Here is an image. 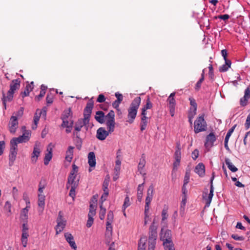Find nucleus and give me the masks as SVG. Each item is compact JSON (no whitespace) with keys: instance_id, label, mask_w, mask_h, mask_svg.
Returning a JSON list of instances; mask_svg holds the SVG:
<instances>
[{"instance_id":"nucleus-20","label":"nucleus","mask_w":250,"mask_h":250,"mask_svg":"<svg viewBox=\"0 0 250 250\" xmlns=\"http://www.w3.org/2000/svg\"><path fill=\"white\" fill-rule=\"evenodd\" d=\"M62 212L60 211L59 216L57 219V225L55 227L56 234H58L62 230Z\"/></svg>"},{"instance_id":"nucleus-63","label":"nucleus","mask_w":250,"mask_h":250,"mask_svg":"<svg viewBox=\"0 0 250 250\" xmlns=\"http://www.w3.org/2000/svg\"><path fill=\"white\" fill-rule=\"evenodd\" d=\"M105 100V98L103 94H100L97 99V102L99 103L104 102Z\"/></svg>"},{"instance_id":"nucleus-13","label":"nucleus","mask_w":250,"mask_h":250,"mask_svg":"<svg viewBox=\"0 0 250 250\" xmlns=\"http://www.w3.org/2000/svg\"><path fill=\"white\" fill-rule=\"evenodd\" d=\"M64 236L66 242L69 244V245L71 249L73 250H77V246L75 243L74 236L72 234L66 232L64 233Z\"/></svg>"},{"instance_id":"nucleus-15","label":"nucleus","mask_w":250,"mask_h":250,"mask_svg":"<svg viewBox=\"0 0 250 250\" xmlns=\"http://www.w3.org/2000/svg\"><path fill=\"white\" fill-rule=\"evenodd\" d=\"M93 107V103L92 102H88L86 106L84 109L83 119L89 122V119L92 113V110Z\"/></svg>"},{"instance_id":"nucleus-21","label":"nucleus","mask_w":250,"mask_h":250,"mask_svg":"<svg viewBox=\"0 0 250 250\" xmlns=\"http://www.w3.org/2000/svg\"><path fill=\"white\" fill-rule=\"evenodd\" d=\"M194 171L200 177H203L205 173V167L204 165L201 163L198 164L196 166Z\"/></svg>"},{"instance_id":"nucleus-56","label":"nucleus","mask_w":250,"mask_h":250,"mask_svg":"<svg viewBox=\"0 0 250 250\" xmlns=\"http://www.w3.org/2000/svg\"><path fill=\"white\" fill-rule=\"evenodd\" d=\"M245 126L246 130L250 127V113L247 116Z\"/></svg>"},{"instance_id":"nucleus-50","label":"nucleus","mask_w":250,"mask_h":250,"mask_svg":"<svg viewBox=\"0 0 250 250\" xmlns=\"http://www.w3.org/2000/svg\"><path fill=\"white\" fill-rule=\"evenodd\" d=\"M146 250V243L143 241V239L141 238L140 242L138 244V250Z\"/></svg>"},{"instance_id":"nucleus-55","label":"nucleus","mask_w":250,"mask_h":250,"mask_svg":"<svg viewBox=\"0 0 250 250\" xmlns=\"http://www.w3.org/2000/svg\"><path fill=\"white\" fill-rule=\"evenodd\" d=\"M189 100L190 101V105L193 106L192 108L193 109H197V104H196V101L195 99H194L192 98H189Z\"/></svg>"},{"instance_id":"nucleus-11","label":"nucleus","mask_w":250,"mask_h":250,"mask_svg":"<svg viewBox=\"0 0 250 250\" xmlns=\"http://www.w3.org/2000/svg\"><path fill=\"white\" fill-rule=\"evenodd\" d=\"M18 146L16 145L13 144H10V154L9 156V166H11L13 165L14 162L15 161L18 152Z\"/></svg>"},{"instance_id":"nucleus-49","label":"nucleus","mask_w":250,"mask_h":250,"mask_svg":"<svg viewBox=\"0 0 250 250\" xmlns=\"http://www.w3.org/2000/svg\"><path fill=\"white\" fill-rule=\"evenodd\" d=\"M186 202H187V196H183L182 197V200L181 202V207H180V211H184Z\"/></svg>"},{"instance_id":"nucleus-45","label":"nucleus","mask_w":250,"mask_h":250,"mask_svg":"<svg viewBox=\"0 0 250 250\" xmlns=\"http://www.w3.org/2000/svg\"><path fill=\"white\" fill-rule=\"evenodd\" d=\"M130 205V202L129 198L128 196H126L125 199L124 204L123 205L122 208L125 210V209Z\"/></svg>"},{"instance_id":"nucleus-33","label":"nucleus","mask_w":250,"mask_h":250,"mask_svg":"<svg viewBox=\"0 0 250 250\" xmlns=\"http://www.w3.org/2000/svg\"><path fill=\"white\" fill-rule=\"evenodd\" d=\"M143 185L144 183L139 185L137 188V199L139 202H141L143 197Z\"/></svg>"},{"instance_id":"nucleus-22","label":"nucleus","mask_w":250,"mask_h":250,"mask_svg":"<svg viewBox=\"0 0 250 250\" xmlns=\"http://www.w3.org/2000/svg\"><path fill=\"white\" fill-rule=\"evenodd\" d=\"M79 181V179H76V177L74 176H69L66 188L68 189L69 188L70 186H73L74 185H76V186H78Z\"/></svg>"},{"instance_id":"nucleus-19","label":"nucleus","mask_w":250,"mask_h":250,"mask_svg":"<svg viewBox=\"0 0 250 250\" xmlns=\"http://www.w3.org/2000/svg\"><path fill=\"white\" fill-rule=\"evenodd\" d=\"M160 240L163 242L171 241V230L167 229L164 231V229H162L160 233Z\"/></svg>"},{"instance_id":"nucleus-41","label":"nucleus","mask_w":250,"mask_h":250,"mask_svg":"<svg viewBox=\"0 0 250 250\" xmlns=\"http://www.w3.org/2000/svg\"><path fill=\"white\" fill-rule=\"evenodd\" d=\"M154 193V187L152 185H150L147 191V196L146 198H149L150 199L153 198Z\"/></svg>"},{"instance_id":"nucleus-64","label":"nucleus","mask_w":250,"mask_h":250,"mask_svg":"<svg viewBox=\"0 0 250 250\" xmlns=\"http://www.w3.org/2000/svg\"><path fill=\"white\" fill-rule=\"evenodd\" d=\"M199 156V151L197 149H195L192 152V158L193 160H196Z\"/></svg>"},{"instance_id":"nucleus-5","label":"nucleus","mask_w":250,"mask_h":250,"mask_svg":"<svg viewBox=\"0 0 250 250\" xmlns=\"http://www.w3.org/2000/svg\"><path fill=\"white\" fill-rule=\"evenodd\" d=\"M104 121H106V125L110 133L114 131L115 125V113L114 111L110 110L109 113L105 116Z\"/></svg>"},{"instance_id":"nucleus-34","label":"nucleus","mask_w":250,"mask_h":250,"mask_svg":"<svg viewBox=\"0 0 250 250\" xmlns=\"http://www.w3.org/2000/svg\"><path fill=\"white\" fill-rule=\"evenodd\" d=\"M165 250H175L174 244L171 241L163 242Z\"/></svg>"},{"instance_id":"nucleus-31","label":"nucleus","mask_w":250,"mask_h":250,"mask_svg":"<svg viewBox=\"0 0 250 250\" xmlns=\"http://www.w3.org/2000/svg\"><path fill=\"white\" fill-rule=\"evenodd\" d=\"M74 147L69 146L66 152L65 160L70 162L73 158V152Z\"/></svg>"},{"instance_id":"nucleus-30","label":"nucleus","mask_w":250,"mask_h":250,"mask_svg":"<svg viewBox=\"0 0 250 250\" xmlns=\"http://www.w3.org/2000/svg\"><path fill=\"white\" fill-rule=\"evenodd\" d=\"M104 114L103 111H98L96 112L95 118L99 123H103L104 122Z\"/></svg>"},{"instance_id":"nucleus-28","label":"nucleus","mask_w":250,"mask_h":250,"mask_svg":"<svg viewBox=\"0 0 250 250\" xmlns=\"http://www.w3.org/2000/svg\"><path fill=\"white\" fill-rule=\"evenodd\" d=\"M88 164L90 167H93L96 165L95 155L94 152H90L88 155Z\"/></svg>"},{"instance_id":"nucleus-39","label":"nucleus","mask_w":250,"mask_h":250,"mask_svg":"<svg viewBox=\"0 0 250 250\" xmlns=\"http://www.w3.org/2000/svg\"><path fill=\"white\" fill-rule=\"evenodd\" d=\"M100 210L99 212V218L101 220H104L105 217L106 210L105 208L103 207V205L102 203H100Z\"/></svg>"},{"instance_id":"nucleus-29","label":"nucleus","mask_w":250,"mask_h":250,"mask_svg":"<svg viewBox=\"0 0 250 250\" xmlns=\"http://www.w3.org/2000/svg\"><path fill=\"white\" fill-rule=\"evenodd\" d=\"M30 208L26 207L23 208L21 212L20 218L23 222H27L28 219V213Z\"/></svg>"},{"instance_id":"nucleus-40","label":"nucleus","mask_w":250,"mask_h":250,"mask_svg":"<svg viewBox=\"0 0 250 250\" xmlns=\"http://www.w3.org/2000/svg\"><path fill=\"white\" fill-rule=\"evenodd\" d=\"M11 204L9 201H6L4 206V209L7 211V216H10L12 214Z\"/></svg>"},{"instance_id":"nucleus-3","label":"nucleus","mask_w":250,"mask_h":250,"mask_svg":"<svg viewBox=\"0 0 250 250\" xmlns=\"http://www.w3.org/2000/svg\"><path fill=\"white\" fill-rule=\"evenodd\" d=\"M207 129V124L204 119V115L199 116L194 123V131L195 133L206 131Z\"/></svg>"},{"instance_id":"nucleus-25","label":"nucleus","mask_w":250,"mask_h":250,"mask_svg":"<svg viewBox=\"0 0 250 250\" xmlns=\"http://www.w3.org/2000/svg\"><path fill=\"white\" fill-rule=\"evenodd\" d=\"M34 87V82H32L30 83H29L26 85L25 89L24 92H21V96L23 98L25 96H27L29 95V93L32 91Z\"/></svg>"},{"instance_id":"nucleus-6","label":"nucleus","mask_w":250,"mask_h":250,"mask_svg":"<svg viewBox=\"0 0 250 250\" xmlns=\"http://www.w3.org/2000/svg\"><path fill=\"white\" fill-rule=\"evenodd\" d=\"M89 124L88 121L86 120L85 119H84L83 118H81L79 119L75 124V129L73 131V135L75 136L76 138L79 139L80 140V142L82 143V140L80 138V134L79 133V131H80L82 129V128L84 126H86L87 125Z\"/></svg>"},{"instance_id":"nucleus-4","label":"nucleus","mask_w":250,"mask_h":250,"mask_svg":"<svg viewBox=\"0 0 250 250\" xmlns=\"http://www.w3.org/2000/svg\"><path fill=\"white\" fill-rule=\"evenodd\" d=\"M214 172H213L212 173V176L210 178V190L209 193L208 194L207 192H204L203 194V198L205 200L206 203L205 207H208L210 206L212 199L213 196L214 188L213 186V181L214 179Z\"/></svg>"},{"instance_id":"nucleus-61","label":"nucleus","mask_w":250,"mask_h":250,"mask_svg":"<svg viewBox=\"0 0 250 250\" xmlns=\"http://www.w3.org/2000/svg\"><path fill=\"white\" fill-rule=\"evenodd\" d=\"M147 121H141L140 125H141V130L142 131H144L147 126Z\"/></svg>"},{"instance_id":"nucleus-37","label":"nucleus","mask_w":250,"mask_h":250,"mask_svg":"<svg viewBox=\"0 0 250 250\" xmlns=\"http://www.w3.org/2000/svg\"><path fill=\"white\" fill-rule=\"evenodd\" d=\"M45 196L42 194L38 195V206L43 209L45 205Z\"/></svg>"},{"instance_id":"nucleus-2","label":"nucleus","mask_w":250,"mask_h":250,"mask_svg":"<svg viewBox=\"0 0 250 250\" xmlns=\"http://www.w3.org/2000/svg\"><path fill=\"white\" fill-rule=\"evenodd\" d=\"M74 122L72 112L70 108H69L64 111L63 114V128H65V132L67 133H69L72 131Z\"/></svg>"},{"instance_id":"nucleus-38","label":"nucleus","mask_w":250,"mask_h":250,"mask_svg":"<svg viewBox=\"0 0 250 250\" xmlns=\"http://www.w3.org/2000/svg\"><path fill=\"white\" fill-rule=\"evenodd\" d=\"M110 181V177L108 175H107L104 178V181L103 184V189L104 192H109L108 187Z\"/></svg>"},{"instance_id":"nucleus-52","label":"nucleus","mask_w":250,"mask_h":250,"mask_svg":"<svg viewBox=\"0 0 250 250\" xmlns=\"http://www.w3.org/2000/svg\"><path fill=\"white\" fill-rule=\"evenodd\" d=\"M152 107V104L150 101V99L149 97L147 98L146 100V105L142 108L145 109V110L151 109Z\"/></svg>"},{"instance_id":"nucleus-9","label":"nucleus","mask_w":250,"mask_h":250,"mask_svg":"<svg viewBox=\"0 0 250 250\" xmlns=\"http://www.w3.org/2000/svg\"><path fill=\"white\" fill-rule=\"evenodd\" d=\"M175 95V92L171 93L167 99V102L168 103L169 112L172 117L174 116L175 114V109L176 105V101L174 98Z\"/></svg>"},{"instance_id":"nucleus-42","label":"nucleus","mask_w":250,"mask_h":250,"mask_svg":"<svg viewBox=\"0 0 250 250\" xmlns=\"http://www.w3.org/2000/svg\"><path fill=\"white\" fill-rule=\"evenodd\" d=\"M168 216V208L167 207H166L163 209L162 212V221H164L165 220H166Z\"/></svg>"},{"instance_id":"nucleus-47","label":"nucleus","mask_w":250,"mask_h":250,"mask_svg":"<svg viewBox=\"0 0 250 250\" xmlns=\"http://www.w3.org/2000/svg\"><path fill=\"white\" fill-rule=\"evenodd\" d=\"M236 126V125H233L231 128H230L229 130V131H228V132L227 133V135H226V136L225 137V140H229V137H230V136L231 135L232 133L234 131Z\"/></svg>"},{"instance_id":"nucleus-16","label":"nucleus","mask_w":250,"mask_h":250,"mask_svg":"<svg viewBox=\"0 0 250 250\" xmlns=\"http://www.w3.org/2000/svg\"><path fill=\"white\" fill-rule=\"evenodd\" d=\"M250 98V87H248L245 90L244 96L240 100V104L242 106H246L248 104V100Z\"/></svg>"},{"instance_id":"nucleus-24","label":"nucleus","mask_w":250,"mask_h":250,"mask_svg":"<svg viewBox=\"0 0 250 250\" xmlns=\"http://www.w3.org/2000/svg\"><path fill=\"white\" fill-rule=\"evenodd\" d=\"M14 93L9 91V90L7 92V95L5 96L4 94H3V97L2 98V100L3 102V104L6 108V102H10L13 100Z\"/></svg>"},{"instance_id":"nucleus-36","label":"nucleus","mask_w":250,"mask_h":250,"mask_svg":"<svg viewBox=\"0 0 250 250\" xmlns=\"http://www.w3.org/2000/svg\"><path fill=\"white\" fill-rule=\"evenodd\" d=\"M231 64V63L230 60L225 61V64L220 67L219 71L222 72L227 71L229 68L230 67Z\"/></svg>"},{"instance_id":"nucleus-62","label":"nucleus","mask_w":250,"mask_h":250,"mask_svg":"<svg viewBox=\"0 0 250 250\" xmlns=\"http://www.w3.org/2000/svg\"><path fill=\"white\" fill-rule=\"evenodd\" d=\"M40 115L38 114V113L36 111L34 117V124L38 125V123L39 121Z\"/></svg>"},{"instance_id":"nucleus-54","label":"nucleus","mask_w":250,"mask_h":250,"mask_svg":"<svg viewBox=\"0 0 250 250\" xmlns=\"http://www.w3.org/2000/svg\"><path fill=\"white\" fill-rule=\"evenodd\" d=\"M77 187V186H76V185H74L73 186H70L69 187L70 188L69 195L72 198H74V197L75 196V189Z\"/></svg>"},{"instance_id":"nucleus-23","label":"nucleus","mask_w":250,"mask_h":250,"mask_svg":"<svg viewBox=\"0 0 250 250\" xmlns=\"http://www.w3.org/2000/svg\"><path fill=\"white\" fill-rule=\"evenodd\" d=\"M20 86V82L18 79H15L11 82L10 85L9 91L14 93L15 91L18 89Z\"/></svg>"},{"instance_id":"nucleus-43","label":"nucleus","mask_w":250,"mask_h":250,"mask_svg":"<svg viewBox=\"0 0 250 250\" xmlns=\"http://www.w3.org/2000/svg\"><path fill=\"white\" fill-rule=\"evenodd\" d=\"M24 140H22L21 136L17 138H13L10 141V144H13L17 146L18 144L24 142Z\"/></svg>"},{"instance_id":"nucleus-51","label":"nucleus","mask_w":250,"mask_h":250,"mask_svg":"<svg viewBox=\"0 0 250 250\" xmlns=\"http://www.w3.org/2000/svg\"><path fill=\"white\" fill-rule=\"evenodd\" d=\"M113 219H114L113 212L112 211L110 210L108 211V214H107L106 222L112 223L113 221Z\"/></svg>"},{"instance_id":"nucleus-10","label":"nucleus","mask_w":250,"mask_h":250,"mask_svg":"<svg viewBox=\"0 0 250 250\" xmlns=\"http://www.w3.org/2000/svg\"><path fill=\"white\" fill-rule=\"evenodd\" d=\"M96 214V206L93 204H90L89 206V211L88 214V220L86 223V227L90 228L92 226L93 223V217Z\"/></svg>"},{"instance_id":"nucleus-60","label":"nucleus","mask_w":250,"mask_h":250,"mask_svg":"<svg viewBox=\"0 0 250 250\" xmlns=\"http://www.w3.org/2000/svg\"><path fill=\"white\" fill-rule=\"evenodd\" d=\"M45 94V92L43 91H41L40 94L38 96H37L35 98V100L37 101H39L43 97Z\"/></svg>"},{"instance_id":"nucleus-8","label":"nucleus","mask_w":250,"mask_h":250,"mask_svg":"<svg viewBox=\"0 0 250 250\" xmlns=\"http://www.w3.org/2000/svg\"><path fill=\"white\" fill-rule=\"evenodd\" d=\"M40 145L41 143L38 141L36 142L34 145L33 151L31 158V161L33 164H35L37 162L38 158L41 152L40 148Z\"/></svg>"},{"instance_id":"nucleus-48","label":"nucleus","mask_w":250,"mask_h":250,"mask_svg":"<svg viewBox=\"0 0 250 250\" xmlns=\"http://www.w3.org/2000/svg\"><path fill=\"white\" fill-rule=\"evenodd\" d=\"M36 111L40 116H42L44 119H45L46 116V108L45 107H43L42 110L37 109Z\"/></svg>"},{"instance_id":"nucleus-53","label":"nucleus","mask_w":250,"mask_h":250,"mask_svg":"<svg viewBox=\"0 0 250 250\" xmlns=\"http://www.w3.org/2000/svg\"><path fill=\"white\" fill-rule=\"evenodd\" d=\"M197 109H193L190 108L188 114V118H193L196 114Z\"/></svg>"},{"instance_id":"nucleus-32","label":"nucleus","mask_w":250,"mask_h":250,"mask_svg":"<svg viewBox=\"0 0 250 250\" xmlns=\"http://www.w3.org/2000/svg\"><path fill=\"white\" fill-rule=\"evenodd\" d=\"M25 126H23L22 127V130L23 131H25V132L24 133H23V134L21 136V138L22 139V140H24V142H27L29 139H30V137L31 136V132L30 131L28 130V131H26L25 130Z\"/></svg>"},{"instance_id":"nucleus-14","label":"nucleus","mask_w":250,"mask_h":250,"mask_svg":"<svg viewBox=\"0 0 250 250\" xmlns=\"http://www.w3.org/2000/svg\"><path fill=\"white\" fill-rule=\"evenodd\" d=\"M216 140V138L214 133L210 132L206 137V142L205 143V147L209 149L213 146V144Z\"/></svg>"},{"instance_id":"nucleus-27","label":"nucleus","mask_w":250,"mask_h":250,"mask_svg":"<svg viewBox=\"0 0 250 250\" xmlns=\"http://www.w3.org/2000/svg\"><path fill=\"white\" fill-rule=\"evenodd\" d=\"M176 149L174 153V158L176 161H181V145L180 142H177L176 145Z\"/></svg>"},{"instance_id":"nucleus-59","label":"nucleus","mask_w":250,"mask_h":250,"mask_svg":"<svg viewBox=\"0 0 250 250\" xmlns=\"http://www.w3.org/2000/svg\"><path fill=\"white\" fill-rule=\"evenodd\" d=\"M109 192H104V194L102 195L100 201L101 203H102L103 204V203L104 201H105L106 200V198L108 195Z\"/></svg>"},{"instance_id":"nucleus-1","label":"nucleus","mask_w":250,"mask_h":250,"mask_svg":"<svg viewBox=\"0 0 250 250\" xmlns=\"http://www.w3.org/2000/svg\"><path fill=\"white\" fill-rule=\"evenodd\" d=\"M141 99L137 97L134 99L131 102L128 109L127 117L129 119L128 122L132 124L136 117L138 108L140 105Z\"/></svg>"},{"instance_id":"nucleus-44","label":"nucleus","mask_w":250,"mask_h":250,"mask_svg":"<svg viewBox=\"0 0 250 250\" xmlns=\"http://www.w3.org/2000/svg\"><path fill=\"white\" fill-rule=\"evenodd\" d=\"M204 80V72L203 71V73L201 75V78L200 79V80L197 82V83L195 85V89L197 90H199L201 86V84L203 81Z\"/></svg>"},{"instance_id":"nucleus-7","label":"nucleus","mask_w":250,"mask_h":250,"mask_svg":"<svg viewBox=\"0 0 250 250\" xmlns=\"http://www.w3.org/2000/svg\"><path fill=\"white\" fill-rule=\"evenodd\" d=\"M154 221H153L152 224L149 227L148 243H156V239L157 237V227L154 225Z\"/></svg>"},{"instance_id":"nucleus-46","label":"nucleus","mask_w":250,"mask_h":250,"mask_svg":"<svg viewBox=\"0 0 250 250\" xmlns=\"http://www.w3.org/2000/svg\"><path fill=\"white\" fill-rule=\"evenodd\" d=\"M190 178V171L187 170L185 173V175L184 179V184L185 185H187L188 183L189 182Z\"/></svg>"},{"instance_id":"nucleus-26","label":"nucleus","mask_w":250,"mask_h":250,"mask_svg":"<svg viewBox=\"0 0 250 250\" xmlns=\"http://www.w3.org/2000/svg\"><path fill=\"white\" fill-rule=\"evenodd\" d=\"M146 165V160H145V156L144 154H143L140 160V162L139 163L138 166V169L140 173L142 174H145V172L143 170V168L145 167Z\"/></svg>"},{"instance_id":"nucleus-35","label":"nucleus","mask_w":250,"mask_h":250,"mask_svg":"<svg viewBox=\"0 0 250 250\" xmlns=\"http://www.w3.org/2000/svg\"><path fill=\"white\" fill-rule=\"evenodd\" d=\"M225 163L228 166L229 169L233 172H235L238 170V168L235 167L228 158L225 159Z\"/></svg>"},{"instance_id":"nucleus-12","label":"nucleus","mask_w":250,"mask_h":250,"mask_svg":"<svg viewBox=\"0 0 250 250\" xmlns=\"http://www.w3.org/2000/svg\"><path fill=\"white\" fill-rule=\"evenodd\" d=\"M18 119L16 116H12L10 119L8 124L9 130L10 133L14 134L18 127Z\"/></svg>"},{"instance_id":"nucleus-17","label":"nucleus","mask_w":250,"mask_h":250,"mask_svg":"<svg viewBox=\"0 0 250 250\" xmlns=\"http://www.w3.org/2000/svg\"><path fill=\"white\" fill-rule=\"evenodd\" d=\"M53 145L52 143L49 144L47 147V153L45 154L44 158V164L45 165H47L52 158V149Z\"/></svg>"},{"instance_id":"nucleus-18","label":"nucleus","mask_w":250,"mask_h":250,"mask_svg":"<svg viewBox=\"0 0 250 250\" xmlns=\"http://www.w3.org/2000/svg\"><path fill=\"white\" fill-rule=\"evenodd\" d=\"M110 133L109 131H106L104 127H100L97 131L96 137L100 140H104Z\"/></svg>"},{"instance_id":"nucleus-58","label":"nucleus","mask_w":250,"mask_h":250,"mask_svg":"<svg viewBox=\"0 0 250 250\" xmlns=\"http://www.w3.org/2000/svg\"><path fill=\"white\" fill-rule=\"evenodd\" d=\"M231 237L235 240H238V241H243L244 240V238L243 236H238L237 234H233L231 235Z\"/></svg>"},{"instance_id":"nucleus-57","label":"nucleus","mask_w":250,"mask_h":250,"mask_svg":"<svg viewBox=\"0 0 250 250\" xmlns=\"http://www.w3.org/2000/svg\"><path fill=\"white\" fill-rule=\"evenodd\" d=\"M23 198L26 203V208H30V203L29 199L28 197H27V196L26 195L23 194Z\"/></svg>"}]
</instances>
